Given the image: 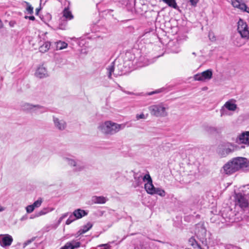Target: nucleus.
<instances>
[{
    "label": "nucleus",
    "mask_w": 249,
    "mask_h": 249,
    "mask_svg": "<svg viewBox=\"0 0 249 249\" xmlns=\"http://www.w3.org/2000/svg\"><path fill=\"white\" fill-rule=\"evenodd\" d=\"M241 2L237 0H232V4L234 7L238 8V5H240Z\"/></svg>",
    "instance_id": "nucleus-40"
},
{
    "label": "nucleus",
    "mask_w": 249,
    "mask_h": 249,
    "mask_svg": "<svg viewBox=\"0 0 249 249\" xmlns=\"http://www.w3.org/2000/svg\"><path fill=\"white\" fill-rule=\"evenodd\" d=\"M47 213L46 210H41L39 211V212L36 213L35 214V217H38L42 215L45 214Z\"/></svg>",
    "instance_id": "nucleus-39"
},
{
    "label": "nucleus",
    "mask_w": 249,
    "mask_h": 249,
    "mask_svg": "<svg viewBox=\"0 0 249 249\" xmlns=\"http://www.w3.org/2000/svg\"><path fill=\"white\" fill-rule=\"evenodd\" d=\"M33 241H34V238L27 240L26 242L24 243V245L27 246V245L30 244Z\"/></svg>",
    "instance_id": "nucleus-49"
},
{
    "label": "nucleus",
    "mask_w": 249,
    "mask_h": 249,
    "mask_svg": "<svg viewBox=\"0 0 249 249\" xmlns=\"http://www.w3.org/2000/svg\"><path fill=\"white\" fill-rule=\"evenodd\" d=\"M193 54L196 55V53L195 52L193 53Z\"/></svg>",
    "instance_id": "nucleus-64"
},
{
    "label": "nucleus",
    "mask_w": 249,
    "mask_h": 249,
    "mask_svg": "<svg viewBox=\"0 0 249 249\" xmlns=\"http://www.w3.org/2000/svg\"><path fill=\"white\" fill-rule=\"evenodd\" d=\"M143 181H147L144 184V188L146 192L151 195L155 187L152 183V179L149 174H145L143 176Z\"/></svg>",
    "instance_id": "nucleus-9"
},
{
    "label": "nucleus",
    "mask_w": 249,
    "mask_h": 249,
    "mask_svg": "<svg viewBox=\"0 0 249 249\" xmlns=\"http://www.w3.org/2000/svg\"><path fill=\"white\" fill-rule=\"evenodd\" d=\"M16 24V22L15 21H10L9 23V24L10 27H13Z\"/></svg>",
    "instance_id": "nucleus-48"
},
{
    "label": "nucleus",
    "mask_w": 249,
    "mask_h": 249,
    "mask_svg": "<svg viewBox=\"0 0 249 249\" xmlns=\"http://www.w3.org/2000/svg\"><path fill=\"white\" fill-rule=\"evenodd\" d=\"M128 12H130L131 14H133V13H134V10H133V8H131L130 9H128Z\"/></svg>",
    "instance_id": "nucleus-56"
},
{
    "label": "nucleus",
    "mask_w": 249,
    "mask_h": 249,
    "mask_svg": "<svg viewBox=\"0 0 249 249\" xmlns=\"http://www.w3.org/2000/svg\"><path fill=\"white\" fill-rule=\"evenodd\" d=\"M34 105L28 103H25L22 104L21 107L23 110L32 112L33 108L34 107Z\"/></svg>",
    "instance_id": "nucleus-27"
},
{
    "label": "nucleus",
    "mask_w": 249,
    "mask_h": 249,
    "mask_svg": "<svg viewBox=\"0 0 249 249\" xmlns=\"http://www.w3.org/2000/svg\"><path fill=\"white\" fill-rule=\"evenodd\" d=\"M73 213L75 217H76V219L81 218L83 216H84L88 214V213L86 211L81 210L80 209L75 210L73 212Z\"/></svg>",
    "instance_id": "nucleus-17"
},
{
    "label": "nucleus",
    "mask_w": 249,
    "mask_h": 249,
    "mask_svg": "<svg viewBox=\"0 0 249 249\" xmlns=\"http://www.w3.org/2000/svg\"><path fill=\"white\" fill-rule=\"evenodd\" d=\"M166 108L162 104L155 105L149 107V110L152 115L156 117H165L167 115Z\"/></svg>",
    "instance_id": "nucleus-3"
},
{
    "label": "nucleus",
    "mask_w": 249,
    "mask_h": 249,
    "mask_svg": "<svg viewBox=\"0 0 249 249\" xmlns=\"http://www.w3.org/2000/svg\"><path fill=\"white\" fill-rule=\"evenodd\" d=\"M237 30L242 38H249V30L246 22L240 18L238 22Z\"/></svg>",
    "instance_id": "nucleus-5"
},
{
    "label": "nucleus",
    "mask_w": 249,
    "mask_h": 249,
    "mask_svg": "<svg viewBox=\"0 0 249 249\" xmlns=\"http://www.w3.org/2000/svg\"><path fill=\"white\" fill-rule=\"evenodd\" d=\"M205 130L209 133H213L217 131L215 127L210 126H207L205 127Z\"/></svg>",
    "instance_id": "nucleus-32"
},
{
    "label": "nucleus",
    "mask_w": 249,
    "mask_h": 249,
    "mask_svg": "<svg viewBox=\"0 0 249 249\" xmlns=\"http://www.w3.org/2000/svg\"><path fill=\"white\" fill-rule=\"evenodd\" d=\"M140 61L141 62H142V63H143V66L147 65L149 64V63H148V61L147 60L145 61L144 60V58L143 57H142L141 56V57H140Z\"/></svg>",
    "instance_id": "nucleus-42"
},
{
    "label": "nucleus",
    "mask_w": 249,
    "mask_h": 249,
    "mask_svg": "<svg viewBox=\"0 0 249 249\" xmlns=\"http://www.w3.org/2000/svg\"><path fill=\"white\" fill-rule=\"evenodd\" d=\"M63 159L69 165L74 167L73 171L75 172L81 171L85 168V165L80 160H75L68 157H64Z\"/></svg>",
    "instance_id": "nucleus-6"
},
{
    "label": "nucleus",
    "mask_w": 249,
    "mask_h": 249,
    "mask_svg": "<svg viewBox=\"0 0 249 249\" xmlns=\"http://www.w3.org/2000/svg\"><path fill=\"white\" fill-rule=\"evenodd\" d=\"M166 89L165 88H160V89H156L154 91H151V92H147L145 94V96H150V95H152L154 94H157V93H160L161 92H163Z\"/></svg>",
    "instance_id": "nucleus-29"
},
{
    "label": "nucleus",
    "mask_w": 249,
    "mask_h": 249,
    "mask_svg": "<svg viewBox=\"0 0 249 249\" xmlns=\"http://www.w3.org/2000/svg\"><path fill=\"white\" fill-rule=\"evenodd\" d=\"M68 44L64 41H58L56 42V49L57 50H62L67 48Z\"/></svg>",
    "instance_id": "nucleus-28"
},
{
    "label": "nucleus",
    "mask_w": 249,
    "mask_h": 249,
    "mask_svg": "<svg viewBox=\"0 0 249 249\" xmlns=\"http://www.w3.org/2000/svg\"><path fill=\"white\" fill-rule=\"evenodd\" d=\"M197 248L199 249H204L201 248V247L200 245H198Z\"/></svg>",
    "instance_id": "nucleus-61"
},
{
    "label": "nucleus",
    "mask_w": 249,
    "mask_h": 249,
    "mask_svg": "<svg viewBox=\"0 0 249 249\" xmlns=\"http://www.w3.org/2000/svg\"><path fill=\"white\" fill-rule=\"evenodd\" d=\"M41 8H37L36 9V14L38 15L39 11L40 10Z\"/></svg>",
    "instance_id": "nucleus-55"
},
{
    "label": "nucleus",
    "mask_w": 249,
    "mask_h": 249,
    "mask_svg": "<svg viewBox=\"0 0 249 249\" xmlns=\"http://www.w3.org/2000/svg\"><path fill=\"white\" fill-rule=\"evenodd\" d=\"M235 201L236 205H238L242 209L246 208L249 206L248 200L241 193L235 194Z\"/></svg>",
    "instance_id": "nucleus-8"
},
{
    "label": "nucleus",
    "mask_w": 249,
    "mask_h": 249,
    "mask_svg": "<svg viewBox=\"0 0 249 249\" xmlns=\"http://www.w3.org/2000/svg\"><path fill=\"white\" fill-rule=\"evenodd\" d=\"M155 194L158 195L160 196L163 197L165 196L166 193L164 191V190L162 189L161 188L155 187V189L153 190L151 195Z\"/></svg>",
    "instance_id": "nucleus-25"
},
{
    "label": "nucleus",
    "mask_w": 249,
    "mask_h": 249,
    "mask_svg": "<svg viewBox=\"0 0 249 249\" xmlns=\"http://www.w3.org/2000/svg\"><path fill=\"white\" fill-rule=\"evenodd\" d=\"M227 147H226L224 149V151L226 154H229V153L234 151L236 149L237 146L236 145H233L231 144L228 143L227 145Z\"/></svg>",
    "instance_id": "nucleus-23"
},
{
    "label": "nucleus",
    "mask_w": 249,
    "mask_h": 249,
    "mask_svg": "<svg viewBox=\"0 0 249 249\" xmlns=\"http://www.w3.org/2000/svg\"><path fill=\"white\" fill-rule=\"evenodd\" d=\"M53 122L55 127L59 130H63L66 127L67 124L66 122L62 119L60 120L58 118L53 116Z\"/></svg>",
    "instance_id": "nucleus-12"
},
{
    "label": "nucleus",
    "mask_w": 249,
    "mask_h": 249,
    "mask_svg": "<svg viewBox=\"0 0 249 249\" xmlns=\"http://www.w3.org/2000/svg\"><path fill=\"white\" fill-rule=\"evenodd\" d=\"M63 219V218L61 216L59 218L57 221V225H59L61 223Z\"/></svg>",
    "instance_id": "nucleus-53"
},
{
    "label": "nucleus",
    "mask_w": 249,
    "mask_h": 249,
    "mask_svg": "<svg viewBox=\"0 0 249 249\" xmlns=\"http://www.w3.org/2000/svg\"><path fill=\"white\" fill-rule=\"evenodd\" d=\"M69 219H70V220H72V221H74V220H75L76 219V217H75V216H74L73 215V213L71 214L69 217Z\"/></svg>",
    "instance_id": "nucleus-46"
},
{
    "label": "nucleus",
    "mask_w": 249,
    "mask_h": 249,
    "mask_svg": "<svg viewBox=\"0 0 249 249\" xmlns=\"http://www.w3.org/2000/svg\"><path fill=\"white\" fill-rule=\"evenodd\" d=\"M3 23L1 21V20L0 19V29H1L3 27Z\"/></svg>",
    "instance_id": "nucleus-57"
},
{
    "label": "nucleus",
    "mask_w": 249,
    "mask_h": 249,
    "mask_svg": "<svg viewBox=\"0 0 249 249\" xmlns=\"http://www.w3.org/2000/svg\"><path fill=\"white\" fill-rule=\"evenodd\" d=\"M125 126V124H118L111 121H106L101 124L98 128L105 134L113 135L123 129Z\"/></svg>",
    "instance_id": "nucleus-2"
},
{
    "label": "nucleus",
    "mask_w": 249,
    "mask_h": 249,
    "mask_svg": "<svg viewBox=\"0 0 249 249\" xmlns=\"http://www.w3.org/2000/svg\"><path fill=\"white\" fill-rule=\"evenodd\" d=\"M42 202V199L41 198L37 199L36 201L34 202L33 204V206L35 208L39 207Z\"/></svg>",
    "instance_id": "nucleus-36"
},
{
    "label": "nucleus",
    "mask_w": 249,
    "mask_h": 249,
    "mask_svg": "<svg viewBox=\"0 0 249 249\" xmlns=\"http://www.w3.org/2000/svg\"><path fill=\"white\" fill-rule=\"evenodd\" d=\"M91 201L94 203L104 204L106 203L107 199L103 196H93L92 197Z\"/></svg>",
    "instance_id": "nucleus-19"
},
{
    "label": "nucleus",
    "mask_w": 249,
    "mask_h": 249,
    "mask_svg": "<svg viewBox=\"0 0 249 249\" xmlns=\"http://www.w3.org/2000/svg\"><path fill=\"white\" fill-rule=\"evenodd\" d=\"M134 183H133L135 188L141 186L143 181V176L141 174L134 173Z\"/></svg>",
    "instance_id": "nucleus-14"
},
{
    "label": "nucleus",
    "mask_w": 249,
    "mask_h": 249,
    "mask_svg": "<svg viewBox=\"0 0 249 249\" xmlns=\"http://www.w3.org/2000/svg\"><path fill=\"white\" fill-rule=\"evenodd\" d=\"M27 6L26 8V10L28 14H32L33 13V7L30 4V3L28 2H25Z\"/></svg>",
    "instance_id": "nucleus-33"
},
{
    "label": "nucleus",
    "mask_w": 249,
    "mask_h": 249,
    "mask_svg": "<svg viewBox=\"0 0 249 249\" xmlns=\"http://www.w3.org/2000/svg\"><path fill=\"white\" fill-rule=\"evenodd\" d=\"M30 16H25L24 18H26V19H28V17H29Z\"/></svg>",
    "instance_id": "nucleus-63"
},
{
    "label": "nucleus",
    "mask_w": 249,
    "mask_h": 249,
    "mask_svg": "<svg viewBox=\"0 0 249 249\" xmlns=\"http://www.w3.org/2000/svg\"><path fill=\"white\" fill-rule=\"evenodd\" d=\"M135 55L131 53H128L125 54V56L124 58V65L123 66L124 67L125 70H121V72L120 74H123L125 73L127 71V68H130L132 67L134 65V62L135 61ZM118 68L120 69H122V65L120 64L118 66Z\"/></svg>",
    "instance_id": "nucleus-4"
},
{
    "label": "nucleus",
    "mask_w": 249,
    "mask_h": 249,
    "mask_svg": "<svg viewBox=\"0 0 249 249\" xmlns=\"http://www.w3.org/2000/svg\"><path fill=\"white\" fill-rule=\"evenodd\" d=\"M238 8L240 9L241 10L244 12H246L249 13V8L245 3L241 2L240 5H238Z\"/></svg>",
    "instance_id": "nucleus-30"
},
{
    "label": "nucleus",
    "mask_w": 249,
    "mask_h": 249,
    "mask_svg": "<svg viewBox=\"0 0 249 249\" xmlns=\"http://www.w3.org/2000/svg\"><path fill=\"white\" fill-rule=\"evenodd\" d=\"M239 142L242 143H249V132L242 133L238 137Z\"/></svg>",
    "instance_id": "nucleus-15"
},
{
    "label": "nucleus",
    "mask_w": 249,
    "mask_h": 249,
    "mask_svg": "<svg viewBox=\"0 0 249 249\" xmlns=\"http://www.w3.org/2000/svg\"><path fill=\"white\" fill-rule=\"evenodd\" d=\"M36 217H35V214H33L31 216V218L32 219V218H35Z\"/></svg>",
    "instance_id": "nucleus-62"
},
{
    "label": "nucleus",
    "mask_w": 249,
    "mask_h": 249,
    "mask_svg": "<svg viewBox=\"0 0 249 249\" xmlns=\"http://www.w3.org/2000/svg\"><path fill=\"white\" fill-rule=\"evenodd\" d=\"M71 242H72V245L74 248V249L78 248L80 247L81 243L80 242H76L74 240H72Z\"/></svg>",
    "instance_id": "nucleus-38"
},
{
    "label": "nucleus",
    "mask_w": 249,
    "mask_h": 249,
    "mask_svg": "<svg viewBox=\"0 0 249 249\" xmlns=\"http://www.w3.org/2000/svg\"><path fill=\"white\" fill-rule=\"evenodd\" d=\"M63 15L66 18L71 20L73 18L71 11L69 10V7H65L63 11Z\"/></svg>",
    "instance_id": "nucleus-21"
},
{
    "label": "nucleus",
    "mask_w": 249,
    "mask_h": 249,
    "mask_svg": "<svg viewBox=\"0 0 249 249\" xmlns=\"http://www.w3.org/2000/svg\"><path fill=\"white\" fill-rule=\"evenodd\" d=\"M99 247H104L105 249H109L110 246L108 244H101Z\"/></svg>",
    "instance_id": "nucleus-44"
},
{
    "label": "nucleus",
    "mask_w": 249,
    "mask_h": 249,
    "mask_svg": "<svg viewBox=\"0 0 249 249\" xmlns=\"http://www.w3.org/2000/svg\"><path fill=\"white\" fill-rule=\"evenodd\" d=\"M28 19H29L31 20H35V18L34 16H30L29 17H28Z\"/></svg>",
    "instance_id": "nucleus-54"
},
{
    "label": "nucleus",
    "mask_w": 249,
    "mask_h": 249,
    "mask_svg": "<svg viewBox=\"0 0 249 249\" xmlns=\"http://www.w3.org/2000/svg\"><path fill=\"white\" fill-rule=\"evenodd\" d=\"M136 118L137 120H139L140 119H146V117L145 116L144 114L142 113L141 114H137Z\"/></svg>",
    "instance_id": "nucleus-41"
},
{
    "label": "nucleus",
    "mask_w": 249,
    "mask_h": 249,
    "mask_svg": "<svg viewBox=\"0 0 249 249\" xmlns=\"http://www.w3.org/2000/svg\"><path fill=\"white\" fill-rule=\"evenodd\" d=\"M92 224H91L90 222H88L87 223V224L82 226L80 230L84 234L89 231L92 227Z\"/></svg>",
    "instance_id": "nucleus-26"
},
{
    "label": "nucleus",
    "mask_w": 249,
    "mask_h": 249,
    "mask_svg": "<svg viewBox=\"0 0 249 249\" xmlns=\"http://www.w3.org/2000/svg\"><path fill=\"white\" fill-rule=\"evenodd\" d=\"M198 1L199 0H189V2H190L191 5L194 7L196 6Z\"/></svg>",
    "instance_id": "nucleus-43"
},
{
    "label": "nucleus",
    "mask_w": 249,
    "mask_h": 249,
    "mask_svg": "<svg viewBox=\"0 0 249 249\" xmlns=\"http://www.w3.org/2000/svg\"><path fill=\"white\" fill-rule=\"evenodd\" d=\"M164 2L166 3L169 7L173 8L175 9H178V6L175 0H162Z\"/></svg>",
    "instance_id": "nucleus-24"
},
{
    "label": "nucleus",
    "mask_w": 249,
    "mask_h": 249,
    "mask_svg": "<svg viewBox=\"0 0 249 249\" xmlns=\"http://www.w3.org/2000/svg\"><path fill=\"white\" fill-rule=\"evenodd\" d=\"M120 89H121V90H122V91H123V92H124V93H126V94H128V95H132V94H134V93H133V92H132L125 91V90H124V89H123V88H122V87H120Z\"/></svg>",
    "instance_id": "nucleus-45"
},
{
    "label": "nucleus",
    "mask_w": 249,
    "mask_h": 249,
    "mask_svg": "<svg viewBox=\"0 0 249 249\" xmlns=\"http://www.w3.org/2000/svg\"><path fill=\"white\" fill-rule=\"evenodd\" d=\"M221 215L226 222H233L235 221L234 212L229 207L224 208L221 212Z\"/></svg>",
    "instance_id": "nucleus-7"
},
{
    "label": "nucleus",
    "mask_w": 249,
    "mask_h": 249,
    "mask_svg": "<svg viewBox=\"0 0 249 249\" xmlns=\"http://www.w3.org/2000/svg\"><path fill=\"white\" fill-rule=\"evenodd\" d=\"M107 13L109 14L110 12L113 11V10L109 9V10H107Z\"/></svg>",
    "instance_id": "nucleus-60"
},
{
    "label": "nucleus",
    "mask_w": 249,
    "mask_h": 249,
    "mask_svg": "<svg viewBox=\"0 0 249 249\" xmlns=\"http://www.w3.org/2000/svg\"><path fill=\"white\" fill-rule=\"evenodd\" d=\"M83 234L82 231H81L80 230H79L75 234V236L76 237H78V236H79L80 235H81V234Z\"/></svg>",
    "instance_id": "nucleus-47"
},
{
    "label": "nucleus",
    "mask_w": 249,
    "mask_h": 249,
    "mask_svg": "<svg viewBox=\"0 0 249 249\" xmlns=\"http://www.w3.org/2000/svg\"><path fill=\"white\" fill-rule=\"evenodd\" d=\"M43 0H40V5H41V3H42V1H43ZM48 0H44V4H45V2H46Z\"/></svg>",
    "instance_id": "nucleus-58"
},
{
    "label": "nucleus",
    "mask_w": 249,
    "mask_h": 249,
    "mask_svg": "<svg viewBox=\"0 0 249 249\" xmlns=\"http://www.w3.org/2000/svg\"><path fill=\"white\" fill-rule=\"evenodd\" d=\"M40 46L39 48V52L42 53H45L49 50L51 43L49 41H45L42 44L40 43Z\"/></svg>",
    "instance_id": "nucleus-18"
},
{
    "label": "nucleus",
    "mask_w": 249,
    "mask_h": 249,
    "mask_svg": "<svg viewBox=\"0 0 249 249\" xmlns=\"http://www.w3.org/2000/svg\"><path fill=\"white\" fill-rule=\"evenodd\" d=\"M73 221H72V220H70V219H68L66 222V224L67 225H69L71 223H72Z\"/></svg>",
    "instance_id": "nucleus-51"
},
{
    "label": "nucleus",
    "mask_w": 249,
    "mask_h": 249,
    "mask_svg": "<svg viewBox=\"0 0 249 249\" xmlns=\"http://www.w3.org/2000/svg\"><path fill=\"white\" fill-rule=\"evenodd\" d=\"M63 247L64 249H74V248L72 245V242H71L66 243L65 245Z\"/></svg>",
    "instance_id": "nucleus-35"
},
{
    "label": "nucleus",
    "mask_w": 249,
    "mask_h": 249,
    "mask_svg": "<svg viewBox=\"0 0 249 249\" xmlns=\"http://www.w3.org/2000/svg\"><path fill=\"white\" fill-rule=\"evenodd\" d=\"M115 61H114L107 68V71L108 77L109 79H111L112 78V77H111L112 73L114 72V69H115V68H114V67H115Z\"/></svg>",
    "instance_id": "nucleus-22"
},
{
    "label": "nucleus",
    "mask_w": 249,
    "mask_h": 249,
    "mask_svg": "<svg viewBox=\"0 0 249 249\" xmlns=\"http://www.w3.org/2000/svg\"><path fill=\"white\" fill-rule=\"evenodd\" d=\"M73 221H72V220H70V219H68L66 222V224L67 225H69L71 223H72Z\"/></svg>",
    "instance_id": "nucleus-52"
},
{
    "label": "nucleus",
    "mask_w": 249,
    "mask_h": 249,
    "mask_svg": "<svg viewBox=\"0 0 249 249\" xmlns=\"http://www.w3.org/2000/svg\"><path fill=\"white\" fill-rule=\"evenodd\" d=\"M4 210V208L3 207L0 206V212H2Z\"/></svg>",
    "instance_id": "nucleus-59"
},
{
    "label": "nucleus",
    "mask_w": 249,
    "mask_h": 249,
    "mask_svg": "<svg viewBox=\"0 0 249 249\" xmlns=\"http://www.w3.org/2000/svg\"><path fill=\"white\" fill-rule=\"evenodd\" d=\"M189 243L190 245L192 246L195 247V246H198L199 244L197 243V242L195 239V237L192 236L189 239Z\"/></svg>",
    "instance_id": "nucleus-31"
},
{
    "label": "nucleus",
    "mask_w": 249,
    "mask_h": 249,
    "mask_svg": "<svg viewBox=\"0 0 249 249\" xmlns=\"http://www.w3.org/2000/svg\"><path fill=\"white\" fill-rule=\"evenodd\" d=\"M32 112L36 113H43L44 112H46L48 111V109L41 105H36L34 106Z\"/></svg>",
    "instance_id": "nucleus-16"
},
{
    "label": "nucleus",
    "mask_w": 249,
    "mask_h": 249,
    "mask_svg": "<svg viewBox=\"0 0 249 249\" xmlns=\"http://www.w3.org/2000/svg\"><path fill=\"white\" fill-rule=\"evenodd\" d=\"M226 109L227 108H226L225 107H224V106H223L222 107V108H221V109L220 110V114H221L220 116L221 117H222L223 116L227 115L228 114V111Z\"/></svg>",
    "instance_id": "nucleus-34"
},
{
    "label": "nucleus",
    "mask_w": 249,
    "mask_h": 249,
    "mask_svg": "<svg viewBox=\"0 0 249 249\" xmlns=\"http://www.w3.org/2000/svg\"><path fill=\"white\" fill-rule=\"evenodd\" d=\"M224 107L229 110L234 111L237 108V105L232 103L231 101H228L224 104Z\"/></svg>",
    "instance_id": "nucleus-20"
},
{
    "label": "nucleus",
    "mask_w": 249,
    "mask_h": 249,
    "mask_svg": "<svg viewBox=\"0 0 249 249\" xmlns=\"http://www.w3.org/2000/svg\"><path fill=\"white\" fill-rule=\"evenodd\" d=\"M35 207L33 206V205H28L26 207V210L27 213H32L35 209Z\"/></svg>",
    "instance_id": "nucleus-37"
},
{
    "label": "nucleus",
    "mask_w": 249,
    "mask_h": 249,
    "mask_svg": "<svg viewBox=\"0 0 249 249\" xmlns=\"http://www.w3.org/2000/svg\"><path fill=\"white\" fill-rule=\"evenodd\" d=\"M249 167V160L246 158L236 157L226 163L223 167V173L231 175L243 168Z\"/></svg>",
    "instance_id": "nucleus-1"
},
{
    "label": "nucleus",
    "mask_w": 249,
    "mask_h": 249,
    "mask_svg": "<svg viewBox=\"0 0 249 249\" xmlns=\"http://www.w3.org/2000/svg\"><path fill=\"white\" fill-rule=\"evenodd\" d=\"M213 75V71L211 69L207 70L200 73L194 75V79L196 81H204L206 79H210Z\"/></svg>",
    "instance_id": "nucleus-10"
},
{
    "label": "nucleus",
    "mask_w": 249,
    "mask_h": 249,
    "mask_svg": "<svg viewBox=\"0 0 249 249\" xmlns=\"http://www.w3.org/2000/svg\"><path fill=\"white\" fill-rule=\"evenodd\" d=\"M35 74L39 78H43L48 76L47 69L42 66H39L37 69Z\"/></svg>",
    "instance_id": "nucleus-13"
},
{
    "label": "nucleus",
    "mask_w": 249,
    "mask_h": 249,
    "mask_svg": "<svg viewBox=\"0 0 249 249\" xmlns=\"http://www.w3.org/2000/svg\"><path fill=\"white\" fill-rule=\"evenodd\" d=\"M69 213H65L64 214H63L61 216V217L64 219L66 217H67L68 215H69Z\"/></svg>",
    "instance_id": "nucleus-50"
},
{
    "label": "nucleus",
    "mask_w": 249,
    "mask_h": 249,
    "mask_svg": "<svg viewBox=\"0 0 249 249\" xmlns=\"http://www.w3.org/2000/svg\"><path fill=\"white\" fill-rule=\"evenodd\" d=\"M13 239L9 234H0V245L1 247L5 248L10 246Z\"/></svg>",
    "instance_id": "nucleus-11"
}]
</instances>
